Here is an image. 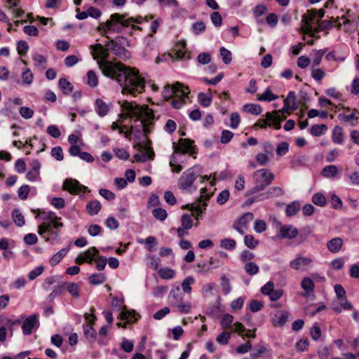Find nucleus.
Listing matches in <instances>:
<instances>
[{
	"instance_id": "obj_1",
	"label": "nucleus",
	"mask_w": 359,
	"mask_h": 359,
	"mask_svg": "<svg viewBox=\"0 0 359 359\" xmlns=\"http://www.w3.org/2000/svg\"><path fill=\"white\" fill-rule=\"evenodd\" d=\"M100 67L105 76L118 83L122 87V93L135 95L144 91L146 81L137 69L127 67L121 62L112 64L109 61L100 64Z\"/></svg>"
},
{
	"instance_id": "obj_2",
	"label": "nucleus",
	"mask_w": 359,
	"mask_h": 359,
	"mask_svg": "<svg viewBox=\"0 0 359 359\" xmlns=\"http://www.w3.org/2000/svg\"><path fill=\"white\" fill-rule=\"evenodd\" d=\"M107 48H104L101 43H96L90 46L94 60L102 58L107 60L109 57V50L114 55L122 58H127L130 55L129 51L121 45L117 43V41H108L104 43Z\"/></svg>"
},
{
	"instance_id": "obj_3",
	"label": "nucleus",
	"mask_w": 359,
	"mask_h": 359,
	"mask_svg": "<svg viewBox=\"0 0 359 359\" xmlns=\"http://www.w3.org/2000/svg\"><path fill=\"white\" fill-rule=\"evenodd\" d=\"M123 111H125L126 114H121L119 116L124 118L135 117L134 121L137 123L142 118L143 116L147 117L146 120H154V111L149 109L147 106L144 108L136 104L135 102H128L125 100L121 105Z\"/></svg>"
},
{
	"instance_id": "obj_4",
	"label": "nucleus",
	"mask_w": 359,
	"mask_h": 359,
	"mask_svg": "<svg viewBox=\"0 0 359 359\" xmlns=\"http://www.w3.org/2000/svg\"><path fill=\"white\" fill-rule=\"evenodd\" d=\"M203 172V168L199 165H195L194 166L186 170L178 180L177 186L180 189L189 190L191 191L196 190V187H194V182L201 175Z\"/></svg>"
},
{
	"instance_id": "obj_5",
	"label": "nucleus",
	"mask_w": 359,
	"mask_h": 359,
	"mask_svg": "<svg viewBox=\"0 0 359 359\" xmlns=\"http://www.w3.org/2000/svg\"><path fill=\"white\" fill-rule=\"evenodd\" d=\"M258 174H260V179H256V184L245 192V196H251L264 190L274 180V175L268 169L262 168L256 171L255 175Z\"/></svg>"
},
{
	"instance_id": "obj_6",
	"label": "nucleus",
	"mask_w": 359,
	"mask_h": 359,
	"mask_svg": "<svg viewBox=\"0 0 359 359\" xmlns=\"http://www.w3.org/2000/svg\"><path fill=\"white\" fill-rule=\"evenodd\" d=\"M53 212H46V242L55 243L58 238V229L62 226V223L53 220Z\"/></svg>"
},
{
	"instance_id": "obj_7",
	"label": "nucleus",
	"mask_w": 359,
	"mask_h": 359,
	"mask_svg": "<svg viewBox=\"0 0 359 359\" xmlns=\"http://www.w3.org/2000/svg\"><path fill=\"white\" fill-rule=\"evenodd\" d=\"M189 92L190 91L187 86H184L180 82H176L172 85V86H170V85L165 86L162 92V96L165 100L168 101L171 97L174 95L187 97V95L189 93Z\"/></svg>"
},
{
	"instance_id": "obj_8",
	"label": "nucleus",
	"mask_w": 359,
	"mask_h": 359,
	"mask_svg": "<svg viewBox=\"0 0 359 359\" xmlns=\"http://www.w3.org/2000/svg\"><path fill=\"white\" fill-rule=\"evenodd\" d=\"M194 141L189 138H180L177 144L175 142L172 144L174 153L189 154L191 156L197 153V148L194 145Z\"/></svg>"
},
{
	"instance_id": "obj_9",
	"label": "nucleus",
	"mask_w": 359,
	"mask_h": 359,
	"mask_svg": "<svg viewBox=\"0 0 359 359\" xmlns=\"http://www.w3.org/2000/svg\"><path fill=\"white\" fill-rule=\"evenodd\" d=\"M147 147H144L142 143L138 142L134 145V148L137 149L140 151H142V149H145L146 152L142 154H135L134 155V158L137 162H145L147 159L153 160L155 156V154L153 151V149L150 147L151 142L150 140H147Z\"/></svg>"
},
{
	"instance_id": "obj_10",
	"label": "nucleus",
	"mask_w": 359,
	"mask_h": 359,
	"mask_svg": "<svg viewBox=\"0 0 359 359\" xmlns=\"http://www.w3.org/2000/svg\"><path fill=\"white\" fill-rule=\"evenodd\" d=\"M109 27V31L115 33H121L124 28L128 27L127 21H122L119 13H114L110 19L106 21L105 27Z\"/></svg>"
},
{
	"instance_id": "obj_11",
	"label": "nucleus",
	"mask_w": 359,
	"mask_h": 359,
	"mask_svg": "<svg viewBox=\"0 0 359 359\" xmlns=\"http://www.w3.org/2000/svg\"><path fill=\"white\" fill-rule=\"evenodd\" d=\"M266 119H260L256 126L261 128H266L267 126H273L275 129L279 130L281 128V118L278 116V111L267 112Z\"/></svg>"
},
{
	"instance_id": "obj_12",
	"label": "nucleus",
	"mask_w": 359,
	"mask_h": 359,
	"mask_svg": "<svg viewBox=\"0 0 359 359\" xmlns=\"http://www.w3.org/2000/svg\"><path fill=\"white\" fill-rule=\"evenodd\" d=\"M123 302L119 301L118 297H115L112 299V306L116 309V311H121L122 309L123 311L120 313V318L121 320H130L132 318H134L135 321L137 320L140 316L134 311H130L126 309V306H123Z\"/></svg>"
},
{
	"instance_id": "obj_13",
	"label": "nucleus",
	"mask_w": 359,
	"mask_h": 359,
	"mask_svg": "<svg viewBox=\"0 0 359 359\" xmlns=\"http://www.w3.org/2000/svg\"><path fill=\"white\" fill-rule=\"evenodd\" d=\"M312 259L307 257H303L302 255L298 254L295 259L290 262L289 265L292 269L305 271L312 266Z\"/></svg>"
},
{
	"instance_id": "obj_14",
	"label": "nucleus",
	"mask_w": 359,
	"mask_h": 359,
	"mask_svg": "<svg viewBox=\"0 0 359 359\" xmlns=\"http://www.w3.org/2000/svg\"><path fill=\"white\" fill-rule=\"evenodd\" d=\"M63 189L67 191L71 194H78L80 192L90 191L88 188L82 185L75 179H66L63 182Z\"/></svg>"
},
{
	"instance_id": "obj_15",
	"label": "nucleus",
	"mask_w": 359,
	"mask_h": 359,
	"mask_svg": "<svg viewBox=\"0 0 359 359\" xmlns=\"http://www.w3.org/2000/svg\"><path fill=\"white\" fill-rule=\"evenodd\" d=\"M317 15V10L316 9H311L308 10L306 14L302 15V23L306 26V31L305 32L306 34H309L311 36H314V29L313 28V25L318 24L317 21H316V17Z\"/></svg>"
},
{
	"instance_id": "obj_16",
	"label": "nucleus",
	"mask_w": 359,
	"mask_h": 359,
	"mask_svg": "<svg viewBox=\"0 0 359 359\" xmlns=\"http://www.w3.org/2000/svg\"><path fill=\"white\" fill-rule=\"evenodd\" d=\"M138 122H140V124L132 126L131 129L135 137L140 139L142 136L147 137L151 133V130L147 128V122L145 121H142L140 118Z\"/></svg>"
},
{
	"instance_id": "obj_17",
	"label": "nucleus",
	"mask_w": 359,
	"mask_h": 359,
	"mask_svg": "<svg viewBox=\"0 0 359 359\" xmlns=\"http://www.w3.org/2000/svg\"><path fill=\"white\" fill-rule=\"evenodd\" d=\"M280 233L276 236L279 238L292 239L298 234V230L292 225H283L280 228Z\"/></svg>"
},
{
	"instance_id": "obj_18",
	"label": "nucleus",
	"mask_w": 359,
	"mask_h": 359,
	"mask_svg": "<svg viewBox=\"0 0 359 359\" xmlns=\"http://www.w3.org/2000/svg\"><path fill=\"white\" fill-rule=\"evenodd\" d=\"M37 322L36 316L33 314L27 318L22 323V329L25 335H29Z\"/></svg>"
},
{
	"instance_id": "obj_19",
	"label": "nucleus",
	"mask_w": 359,
	"mask_h": 359,
	"mask_svg": "<svg viewBox=\"0 0 359 359\" xmlns=\"http://www.w3.org/2000/svg\"><path fill=\"white\" fill-rule=\"evenodd\" d=\"M289 313L287 311H281L280 313L275 314L271 318V323L274 327H283L287 322Z\"/></svg>"
},
{
	"instance_id": "obj_20",
	"label": "nucleus",
	"mask_w": 359,
	"mask_h": 359,
	"mask_svg": "<svg viewBox=\"0 0 359 359\" xmlns=\"http://www.w3.org/2000/svg\"><path fill=\"white\" fill-rule=\"evenodd\" d=\"M93 323L94 321L90 320L88 324L83 325L84 335L90 343L94 342L97 337V332L93 327Z\"/></svg>"
},
{
	"instance_id": "obj_21",
	"label": "nucleus",
	"mask_w": 359,
	"mask_h": 359,
	"mask_svg": "<svg viewBox=\"0 0 359 359\" xmlns=\"http://www.w3.org/2000/svg\"><path fill=\"white\" fill-rule=\"evenodd\" d=\"M283 194V190L279 187H270L267 191L261 193L263 201L274 197H278Z\"/></svg>"
},
{
	"instance_id": "obj_22",
	"label": "nucleus",
	"mask_w": 359,
	"mask_h": 359,
	"mask_svg": "<svg viewBox=\"0 0 359 359\" xmlns=\"http://www.w3.org/2000/svg\"><path fill=\"white\" fill-rule=\"evenodd\" d=\"M70 245L71 244H69L68 247L64 248L59 250L50 259L49 263L51 266H54L57 265L66 256L69 250Z\"/></svg>"
},
{
	"instance_id": "obj_23",
	"label": "nucleus",
	"mask_w": 359,
	"mask_h": 359,
	"mask_svg": "<svg viewBox=\"0 0 359 359\" xmlns=\"http://www.w3.org/2000/svg\"><path fill=\"white\" fill-rule=\"evenodd\" d=\"M343 245V240L341 238H334L327 243V249L332 253L338 252Z\"/></svg>"
},
{
	"instance_id": "obj_24",
	"label": "nucleus",
	"mask_w": 359,
	"mask_h": 359,
	"mask_svg": "<svg viewBox=\"0 0 359 359\" xmlns=\"http://www.w3.org/2000/svg\"><path fill=\"white\" fill-rule=\"evenodd\" d=\"M95 111L100 116L103 117L108 114L109 106L102 99L98 98L95 100Z\"/></svg>"
},
{
	"instance_id": "obj_25",
	"label": "nucleus",
	"mask_w": 359,
	"mask_h": 359,
	"mask_svg": "<svg viewBox=\"0 0 359 359\" xmlns=\"http://www.w3.org/2000/svg\"><path fill=\"white\" fill-rule=\"evenodd\" d=\"M58 86L64 95H69L74 89V86L65 78H61L58 81Z\"/></svg>"
},
{
	"instance_id": "obj_26",
	"label": "nucleus",
	"mask_w": 359,
	"mask_h": 359,
	"mask_svg": "<svg viewBox=\"0 0 359 359\" xmlns=\"http://www.w3.org/2000/svg\"><path fill=\"white\" fill-rule=\"evenodd\" d=\"M101 203L98 201H91L86 204V208L90 215L98 214L101 210Z\"/></svg>"
},
{
	"instance_id": "obj_27",
	"label": "nucleus",
	"mask_w": 359,
	"mask_h": 359,
	"mask_svg": "<svg viewBox=\"0 0 359 359\" xmlns=\"http://www.w3.org/2000/svg\"><path fill=\"white\" fill-rule=\"evenodd\" d=\"M327 129L328 128L325 124H316L312 126L310 129V133L313 136L320 137L324 135Z\"/></svg>"
},
{
	"instance_id": "obj_28",
	"label": "nucleus",
	"mask_w": 359,
	"mask_h": 359,
	"mask_svg": "<svg viewBox=\"0 0 359 359\" xmlns=\"http://www.w3.org/2000/svg\"><path fill=\"white\" fill-rule=\"evenodd\" d=\"M332 141L336 143L341 144L344 142V133L343 129L341 126H337L332 130Z\"/></svg>"
},
{
	"instance_id": "obj_29",
	"label": "nucleus",
	"mask_w": 359,
	"mask_h": 359,
	"mask_svg": "<svg viewBox=\"0 0 359 359\" xmlns=\"http://www.w3.org/2000/svg\"><path fill=\"white\" fill-rule=\"evenodd\" d=\"M243 109L245 112L252 115H259L262 111V107L257 104H245L243 106Z\"/></svg>"
},
{
	"instance_id": "obj_30",
	"label": "nucleus",
	"mask_w": 359,
	"mask_h": 359,
	"mask_svg": "<svg viewBox=\"0 0 359 359\" xmlns=\"http://www.w3.org/2000/svg\"><path fill=\"white\" fill-rule=\"evenodd\" d=\"M168 298L172 304H176L182 301L183 295L180 292V288L179 286L173 288L170 291Z\"/></svg>"
},
{
	"instance_id": "obj_31",
	"label": "nucleus",
	"mask_w": 359,
	"mask_h": 359,
	"mask_svg": "<svg viewBox=\"0 0 359 359\" xmlns=\"http://www.w3.org/2000/svg\"><path fill=\"white\" fill-rule=\"evenodd\" d=\"M339 170L336 165H329L325 166L321 171V175L324 177L332 178L334 177L338 173Z\"/></svg>"
},
{
	"instance_id": "obj_32",
	"label": "nucleus",
	"mask_w": 359,
	"mask_h": 359,
	"mask_svg": "<svg viewBox=\"0 0 359 359\" xmlns=\"http://www.w3.org/2000/svg\"><path fill=\"white\" fill-rule=\"evenodd\" d=\"M62 284H65L66 290L69 293L72 295L74 298H79L80 296L79 294V287L75 283L65 282L62 283Z\"/></svg>"
},
{
	"instance_id": "obj_33",
	"label": "nucleus",
	"mask_w": 359,
	"mask_h": 359,
	"mask_svg": "<svg viewBox=\"0 0 359 359\" xmlns=\"http://www.w3.org/2000/svg\"><path fill=\"white\" fill-rule=\"evenodd\" d=\"M12 217L16 226L19 227H22V226H24L25 223V218L19 209L15 208L13 210Z\"/></svg>"
},
{
	"instance_id": "obj_34",
	"label": "nucleus",
	"mask_w": 359,
	"mask_h": 359,
	"mask_svg": "<svg viewBox=\"0 0 359 359\" xmlns=\"http://www.w3.org/2000/svg\"><path fill=\"white\" fill-rule=\"evenodd\" d=\"M278 98V96L274 95L271 90L267 88L264 93L257 97V100L261 102H271L277 100Z\"/></svg>"
},
{
	"instance_id": "obj_35",
	"label": "nucleus",
	"mask_w": 359,
	"mask_h": 359,
	"mask_svg": "<svg viewBox=\"0 0 359 359\" xmlns=\"http://www.w3.org/2000/svg\"><path fill=\"white\" fill-rule=\"evenodd\" d=\"M299 203L297 201H293L287 205L285 209L286 215L288 217L294 216L299 212Z\"/></svg>"
},
{
	"instance_id": "obj_36",
	"label": "nucleus",
	"mask_w": 359,
	"mask_h": 359,
	"mask_svg": "<svg viewBox=\"0 0 359 359\" xmlns=\"http://www.w3.org/2000/svg\"><path fill=\"white\" fill-rule=\"evenodd\" d=\"M88 280L92 285H100L106 280V276L104 273H93L88 277Z\"/></svg>"
},
{
	"instance_id": "obj_37",
	"label": "nucleus",
	"mask_w": 359,
	"mask_h": 359,
	"mask_svg": "<svg viewBox=\"0 0 359 359\" xmlns=\"http://www.w3.org/2000/svg\"><path fill=\"white\" fill-rule=\"evenodd\" d=\"M254 218V215L252 212H247L242 216H241L238 220V225L243 227H247L248 224L252 221Z\"/></svg>"
},
{
	"instance_id": "obj_38",
	"label": "nucleus",
	"mask_w": 359,
	"mask_h": 359,
	"mask_svg": "<svg viewBox=\"0 0 359 359\" xmlns=\"http://www.w3.org/2000/svg\"><path fill=\"white\" fill-rule=\"evenodd\" d=\"M333 353L332 346H319L318 355L320 359H328L329 355Z\"/></svg>"
},
{
	"instance_id": "obj_39",
	"label": "nucleus",
	"mask_w": 359,
	"mask_h": 359,
	"mask_svg": "<svg viewBox=\"0 0 359 359\" xmlns=\"http://www.w3.org/2000/svg\"><path fill=\"white\" fill-rule=\"evenodd\" d=\"M312 202L320 207H324L327 204L325 196L320 192L316 193L312 196Z\"/></svg>"
},
{
	"instance_id": "obj_40",
	"label": "nucleus",
	"mask_w": 359,
	"mask_h": 359,
	"mask_svg": "<svg viewBox=\"0 0 359 359\" xmlns=\"http://www.w3.org/2000/svg\"><path fill=\"white\" fill-rule=\"evenodd\" d=\"M318 27L316 29H314L315 33H318L320 31L325 30V29H331L333 27V23L332 21L330 20H318L317 21Z\"/></svg>"
},
{
	"instance_id": "obj_41",
	"label": "nucleus",
	"mask_w": 359,
	"mask_h": 359,
	"mask_svg": "<svg viewBox=\"0 0 359 359\" xmlns=\"http://www.w3.org/2000/svg\"><path fill=\"white\" fill-rule=\"evenodd\" d=\"M99 251L95 247H91L87 250L84 253V257L87 259L86 262L92 264L94 260V257L98 254Z\"/></svg>"
},
{
	"instance_id": "obj_42",
	"label": "nucleus",
	"mask_w": 359,
	"mask_h": 359,
	"mask_svg": "<svg viewBox=\"0 0 359 359\" xmlns=\"http://www.w3.org/2000/svg\"><path fill=\"white\" fill-rule=\"evenodd\" d=\"M152 215L160 221H164L168 217V213L165 209L157 208L152 210Z\"/></svg>"
},
{
	"instance_id": "obj_43",
	"label": "nucleus",
	"mask_w": 359,
	"mask_h": 359,
	"mask_svg": "<svg viewBox=\"0 0 359 359\" xmlns=\"http://www.w3.org/2000/svg\"><path fill=\"white\" fill-rule=\"evenodd\" d=\"M245 271L250 276H254L259 272V266L255 262H247L244 266Z\"/></svg>"
},
{
	"instance_id": "obj_44",
	"label": "nucleus",
	"mask_w": 359,
	"mask_h": 359,
	"mask_svg": "<svg viewBox=\"0 0 359 359\" xmlns=\"http://www.w3.org/2000/svg\"><path fill=\"white\" fill-rule=\"evenodd\" d=\"M198 102L204 107H209L212 102V96H207L204 93H199L198 95Z\"/></svg>"
},
{
	"instance_id": "obj_45",
	"label": "nucleus",
	"mask_w": 359,
	"mask_h": 359,
	"mask_svg": "<svg viewBox=\"0 0 359 359\" xmlns=\"http://www.w3.org/2000/svg\"><path fill=\"white\" fill-rule=\"evenodd\" d=\"M16 48L20 56H25L29 50V45L27 41L20 40L18 41Z\"/></svg>"
},
{
	"instance_id": "obj_46",
	"label": "nucleus",
	"mask_w": 359,
	"mask_h": 359,
	"mask_svg": "<svg viewBox=\"0 0 359 359\" xmlns=\"http://www.w3.org/2000/svg\"><path fill=\"white\" fill-rule=\"evenodd\" d=\"M301 285L307 292H313L315 287L314 283L310 278H304L302 280Z\"/></svg>"
},
{
	"instance_id": "obj_47",
	"label": "nucleus",
	"mask_w": 359,
	"mask_h": 359,
	"mask_svg": "<svg viewBox=\"0 0 359 359\" xmlns=\"http://www.w3.org/2000/svg\"><path fill=\"white\" fill-rule=\"evenodd\" d=\"M266 353L265 358L266 359H272V355L269 352L266 353V348L264 346H261L255 351L250 354L252 359H257L262 354Z\"/></svg>"
},
{
	"instance_id": "obj_48",
	"label": "nucleus",
	"mask_w": 359,
	"mask_h": 359,
	"mask_svg": "<svg viewBox=\"0 0 359 359\" xmlns=\"http://www.w3.org/2000/svg\"><path fill=\"white\" fill-rule=\"evenodd\" d=\"M87 84L88 86H90L92 88H95L97 86L98 79L94 71L89 70L87 72Z\"/></svg>"
},
{
	"instance_id": "obj_49",
	"label": "nucleus",
	"mask_w": 359,
	"mask_h": 359,
	"mask_svg": "<svg viewBox=\"0 0 359 359\" xmlns=\"http://www.w3.org/2000/svg\"><path fill=\"white\" fill-rule=\"evenodd\" d=\"M236 243L232 238H224L220 241V247L226 250H233L236 248Z\"/></svg>"
},
{
	"instance_id": "obj_50",
	"label": "nucleus",
	"mask_w": 359,
	"mask_h": 359,
	"mask_svg": "<svg viewBox=\"0 0 359 359\" xmlns=\"http://www.w3.org/2000/svg\"><path fill=\"white\" fill-rule=\"evenodd\" d=\"M231 338V333L229 332H221L216 338V341L221 345H226Z\"/></svg>"
},
{
	"instance_id": "obj_51",
	"label": "nucleus",
	"mask_w": 359,
	"mask_h": 359,
	"mask_svg": "<svg viewBox=\"0 0 359 359\" xmlns=\"http://www.w3.org/2000/svg\"><path fill=\"white\" fill-rule=\"evenodd\" d=\"M206 26L204 22L197 21L192 24V31L196 35H198L205 30Z\"/></svg>"
},
{
	"instance_id": "obj_52",
	"label": "nucleus",
	"mask_w": 359,
	"mask_h": 359,
	"mask_svg": "<svg viewBox=\"0 0 359 359\" xmlns=\"http://www.w3.org/2000/svg\"><path fill=\"white\" fill-rule=\"evenodd\" d=\"M219 52L224 63L226 65L229 64L232 60L231 51L224 47H222L219 50Z\"/></svg>"
},
{
	"instance_id": "obj_53",
	"label": "nucleus",
	"mask_w": 359,
	"mask_h": 359,
	"mask_svg": "<svg viewBox=\"0 0 359 359\" xmlns=\"http://www.w3.org/2000/svg\"><path fill=\"white\" fill-rule=\"evenodd\" d=\"M66 290L65 284L60 283L57 285L53 292L48 295V298L52 300L57 295L62 294V293Z\"/></svg>"
},
{
	"instance_id": "obj_54",
	"label": "nucleus",
	"mask_w": 359,
	"mask_h": 359,
	"mask_svg": "<svg viewBox=\"0 0 359 359\" xmlns=\"http://www.w3.org/2000/svg\"><path fill=\"white\" fill-rule=\"evenodd\" d=\"M50 155L58 161H62L64 158L62 149L60 146L52 148Z\"/></svg>"
},
{
	"instance_id": "obj_55",
	"label": "nucleus",
	"mask_w": 359,
	"mask_h": 359,
	"mask_svg": "<svg viewBox=\"0 0 359 359\" xmlns=\"http://www.w3.org/2000/svg\"><path fill=\"white\" fill-rule=\"evenodd\" d=\"M181 223L182 227L186 229H190L193 226V220L190 215L187 214H184L181 217Z\"/></svg>"
},
{
	"instance_id": "obj_56",
	"label": "nucleus",
	"mask_w": 359,
	"mask_h": 359,
	"mask_svg": "<svg viewBox=\"0 0 359 359\" xmlns=\"http://www.w3.org/2000/svg\"><path fill=\"white\" fill-rule=\"evenodd\" d=\"M159 276L163 279H171L175 276L174 270L169 268L161 269L158 271Z\"/></svg>"
},
{
	"instance_id": "obj_57",
	"label": "nucleus",
	"mask_w": 359,
	"mask_h": 359,
	"mask_svg": "<svg viewBox=\"0 0 359 359\" xmlns=\"http://www.w3.org/2000/svg\"><path fill=\"white\" fill-rule=\"evenodd\" d=\"M194 282V278L192 276L187 277L182 283V287L185 293H190L191 291V285Z\"/></svg>"
},
{
	"instance_id": "obj_58",
	"label": "nucleus",
	"mask_w": 359,
	"mask_h": 359,
	"mask_svg": "<svg viewBox=\"0 0 359 359\" xmlns=\"http://www.w3.org/2000/svg\"><path fill=\"white\" fill-rule=\"evenodd\" d=\"M244 243L248 248L250 249H255L258 245L259 241L255 240L253 236L247 235L244 238Z\"/></svg>"
},
{
	"instance_id": "obj_59",
	"label": "nucleus",
	"mask_w": 359,
	"mask_h": 359,
	"mask_svg": "<svg viewBox=\"0 0 359 359\" xmlns=\"http://www.w3.org/2000/svg\"><path fill=\"white\" fill-rule=\"evenodd\" d=\"M330 203L332 205V208L335 210L340 209L343 206V202L341 199L335 194H332L330 198Z\"/></svg>"
},
{
	"instance_id": "obj_60",
	"label": "nucleus",
	"mask_w": 359,
	"mask_h": 359,
	"mask_svg": "<svg viewBox=\"0 0 359 359\" xmlns=\"http://www.w3.org/2000/svg\"><path fill=\"white\" fill-rule=\"evenodd\" d=\"M210 20L212 24L217 27L222 25V18L218 11H214L211 13Z\"/></svg>"
},
{
	"instance_id": "obj_61",
	"label": "nucleus",
	"mask_w": 359,
	"mask_h": 359,
	"mask_svg": "<svg viewBox=\"0 0 359 359\" xmlns=\"http://www.w3.org/2000/svg\"><path fill=\"white\" fill-rule=\"evenodd\" d=\"M32 59L34 60V65L43 68V65L45 63V57L43 55L39 54L38 53H35L32 55Z\"/></svg>"
},
{
	"instance_id": "obj_62",
	"label": "nucleus",
	"mask_w": 359,
	"mask_h": 359,
	"mask_svg": "<svg viewBox=\"0 0 359 359\" xmlns=\"http://www.w3.org/2000/svg\"><path fill=\"white\" fill-rule=\"evenodd\" d=\"M50 204L57 210L62 209L65 207V201L61 197H53L50 199Z\"/></svg>"
},
{
	"instance_id": "obj_63",
	"label": "nucleus",
	"mask_w": 359,
	"mask_h": 359,
	"mask_svg": "<svg viewBox=\"0 0 359 359\" xmlns=\"http://www.w3.org/2000/svg\"><path fill=\"white\" fill-rule=\"evenodd\" d=\"M289 150V144L287 142L280 143L276 149V154L279 156L285 155Z\"/></svg>"
},
{
	"instance_id": "obj_64",
	"label": "nucleus",
	"mask_w": 359,
	"mask_h": 359,
	"mask_svg": "<svg viewBox=\"0 0 359 359\" xmlns=\"http://www.w3.org/2000/svg\"><path fill=\"white\" fill-rule=\"evenodd\" d=\"M230 196L229 190L224 189L222 191L217 198V202L219 205H224L228 201Z\"/></svg>"
}]
</instances>
